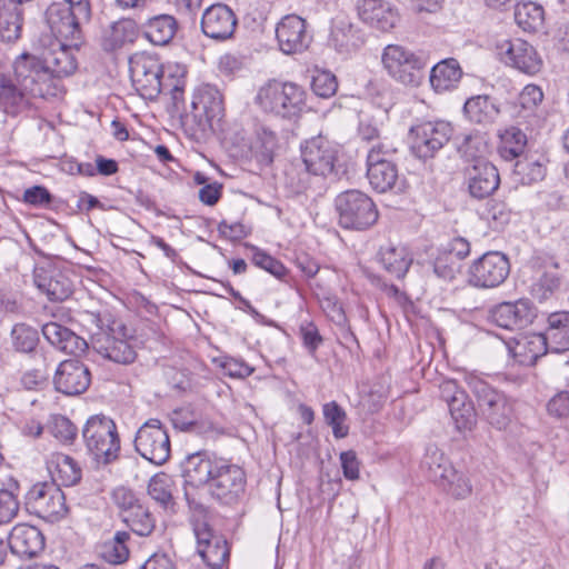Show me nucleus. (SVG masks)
Listing matches in <instances>:
<instances>
[{
	"instance_id": "nucleus-1",
	"label": "nucleus",
	"mask_w": 569,
	"mask_h": 569,
	"mask_svg": "<svg viewBox=\"0 0 569 569\" xmlns=\"http://www.w3.org/2000/svg\"><path fill=\"white\" fill-rule=\"evenodd\" d=\"M41 57L22 52L12 62V73L0 74V106L7 114L16 116L27 110L34 98L57 97L62 87L51 80Z\"/></svg>"
},
{
	"instance_id": "nucleus-2",
	"label": "nucleus",
	"mask_w": 569,
	"mask_h": 569,
	"mask_svg": "<svg viewBox=\"0 0 569 569\" xmlns=\"http://www.w3.org/2000/svg\"><path fill=\"white\" fill-rule=\"evenodd\" d=\"M303 168L292 167L287 171L291 188L300 193L310 187L311 176L327 177L335 170L339 147L319 134L305 140L300 146Z\"/></svg>"
},
{
	"instance_id": "nucleus-3",
	"label": "nucleus",
	"mask_w": 569,
	"mask_h": 569,
	"mask_svg": "<svg viewBox=\"0 0 569 569\" xmlns=\"http://www.w3.org/2000/svg\"><path fill=\"white\" fill-rule=\"evenodd\" d=\"M307 92L295 82L269 81L256 97L257 104L268 113L292 119L306 108Z\"/></svg>"
},
{
	"instance_id": "nucleus-4",
	"label": "nucleus",
	"mask_w": 569,
	"mask_h": 569,
	"mask_svg": "<svg viewBox=\"0 0 569 569\" xmlns=\"http://www.w3.org/2000/svg\"><path fill=\"white\" fill-rule=\"evenodd\" d=\"M82 437L87 450L98 463L108 465L118 459L120 438L116 422L104 416H91L83 429Z\"/></svg>"
},
{
	"instance_id": "nucleus-5",
	"label": "nucleus",
	"mask_w": 569,
	"mask_h": 569,
	"mask_svg": "<svg viewBox=\"0 0 569 569\" xmlns=\"http://www.w3.org/2000/svg\"><path fill=\"white\" fill-rule=\"evenodd\" d=\"M422 463L429 479L452 498L466 499L472 493L469 477L457 470L438 448H428Z\"/></svg>"
},
{
	"instance_id": "nucleus-6",
	"label": "nucleus",
	"mask_w": 569,
	"mask_h": 569,
	"mask_svg": "<svg viewBox=\"0 0 569 569\" xmlns=\"http://www.w3.org/2000/svg\"><path fill=\"white\" fill-rule=\"evenodd\" d=\"M339 226L350 230H367L378 220V210L372 199L360 190H347L335 199Z\"/></svg>"
},
{
	"instance_id": "nucleus-7",
	"label": "nucleus",
	"mask_w": 569,
	"mask_h": 569,
	"mask_svg": "<svg viewBox=\"0 0 569 569\" xmlns=\"http://www.w3.org/2000/svg\"><path fill=\"white\" fill-rule=\"evenodd\" d=\"M396 151L397 149L386 141H379L368 150L367 178L370 186L378 192L403 190V181L399 178L397 164L390 160Z\"/></svg>"
},
{
	"instance_id": "nucleus-8",
	"label": "nucleus",
	"mask_w": 569,
	"mask_h": 569,
	"mask_svg": "<svg viewBox=\"0 0 569 569\" xmlns=\"http://www.w3.org/2000/svg\"><path fill=\"white\" fill-rule=\"evenodd\" d=\"M466 382L488 422L499 430L505 429L511 421L513 411L507 396L476 375H468Z\"/></svg>"
},
{
	"instance_id": "nucleus-9",
	"label": "nucleus",
	"mask_w": 569,
	"mask_h": 569,
	"mask_svg": "<svg viewBox=\"0 0 569 569\" xmlns=\"http://www.w3.org/2000/svg\"><path fill=\"white\" fill-rule=\"evenodd\" d=\"M94 317L100 331L92 337V349L103 358L117 363L133 362L137 353L127 339L126 326L121 321L112 320L104 330L102 319L99 316Z\"/></svg>"
},
{
	"instance_id": "nucleus-10",
	"label": "nucleus",
	"mask_w": 569,
	"mask_h": 569,
	"mask_svg": "<svg viewBox=\"0 0 569 569\" xmlns=\"http://www.w3.org/2000/svg\"><path fill=\"white\" fill-rule=\"evenodd\" d=\"M24 506L29 513L49 522L61 520L68 512L64 493L54 481L32 485L24 496Z\"/></svg>"
},
{
	"instance_id": "nucleus-11",
	"label": "nucleus",
	"mask_w": 569,
	"mask_h": 569,
	"mask_svg": "<svg viewBox=\"0 0 569 569\" xmlns=\"http://www.w3.org/2000/svg\"><path fill=\"white\" fill-rule=\"evenodd\" d=\"M130 78L138 93L144 99H156L163 90V83L171 67L163 68L159 59L148 53L130 58Z\"/></svg>"
},
{
	"instance_id": "nucleus-12",
	"label": "nucleus",
	"mask_w": 569,
	"mask_h": 569,
	"mask_svg": "<svg viewBox=\"0 0 569 569\" xmlns=\"http://www.w3.org/2000/svg\"><path fill=\"white\" fill-rule=\"evenodd\" d=\"M381 60L388 74L405 86L418 87L425 78L426 60L401 46H387Z\"/></svg>"
},
{
	"instance_id": "nucleus-13",
	"label": "nucleus",
	"mask_w": 569,
	"mask_h": 569,
	"mask_svg": "<svg viewBox=\"0 0 569 569\" xmlns=\"http://www.w3.org/2000/svg\"><path fill=\"white\" fill-rule=\"evenodd\" d=\"M452 134L453 128L447 121H423L410 128L409 147L415 157L421 160L431 159L445 147Z\"/></svg>"
},
{
	"instance_id": "nucleus-14",
	"label": "nucleus",
	"mask_w": 569,
	"mask_h": 569,
	"mask_svg": "<svg viewBox=\"0 0 569 569\" xmlns=\"http://www.w3.org/2000/svg\"><path fill=\"white\" fill-rule=\"evenodd\" d=\"M134 449L146 460L157 466L170 457V438L160 420L149 419L137 431Z\"/></svg>"
},
{
	"instance_id": "nucleus-15",
	"label": "nucleus",
	"mask_w": 569,
	"mask_h": 569,
	"mask_svg": "<svg viewBox=\"0 0 569 569\" xmlns=\"http://www.w3.org/2000/svg\"><path fill=\"white\" fill-rule=\"evenodd\" d=\"M510 273V262L506 254L489 251L469 267L468 282L475 288L490 289L502 284Z\"/></svg>"
},
{
	"instance_id": "nucleus-16",
	"label": "nucleus",
	"mask_w": 569,
	"mask_h": 569,
	"mask_svg": "<svg viewBox=\"0 0 569 569\" xmlns=\"http://www.w3.org/2000/svg\"><path fill=\"white\" fill-rule=\"evenodd\" d=\"M244 471L220 458L208 485L210 495L224 505H231L244 492Z\"/></svg>"
},
{
	"instance_id": "nucleus-17",
	"label": "nucleus",
	"mask_w": 569,
	"mask_h": 569,
	"mask_svg": "<svg viewBox=\"0 0 569 569\" xmlns=\"http://www.w3.org/2000/svg\"><path fill=\"white\" fill-rule=\"evenodd\" d=\"M46 21L57 38L77 43L82 38V24L88 23L90 19H82L79 10L68 7L66 3L53 2L46 10Z\"/></svg>"
},
{
	"instance_id": "nucleus-18",
	"label": "nucleus",
	"mask_w": 569,
	"mask_h": 569,
	"mask_svg": "<svg viewBox=\"0 0 569 569\" xmlns=\"http://www.w3.org/2000/svg\"><path fill=\"white\" fill-rule=\"evenodd\" d=\"M372 101L378 106L377 114L369 112H361L358 124V137L361 141L375 144L379 141L389 142L387 138L381 137V127L383 124L382 118L387 117L389 108L391 107L390 92L387 88H378L377 84L371 83L369 88Z\"/></svg>"
},
{
	"instance_id": "nucleus-19",
	"label": "nucleus",
	"mask_w": 569,
	"mask_h": 569,
	"mask_svg": "<svg viewBox=\"0 0 569 569\" xmlns=\"http://www.w3.org/2000/svg\"><path fill=\"white\" fill-rule=\"evenodd\" d=\"M500 60L527 74H536L542 68L537 50L522 39L503 40L496 46Z\"/></svg>"
},
{
	"instance_id": "nucleus-20",
	"label": "nucleus",
	"mask_w": 569,
	"mask_h": 569,
	"mask_svg": "<svg viewBox=\"0 0 569 569\" xmlns=\"http://www.w3.org/2000/svg\"><path fill=\"white\" fill-rule=\"evenodd\" d=\"M194 536L197 539V551L212 569H220L229 559L230 549L226 538L217 533L209 523L198 522Z\"/></svg>"
},
{
	"instance_id": "nucleus-21",
	"label": "nucleus",
	"mask_w": 569,
	"mask_h": 569,
	"mask_svg": "<svg viewBox=\"0 0 569 569\" xmlns=\"http://www.w3.org/2000/svg\"><path fill=\"white\" fill-rule=\"evenodd\" d=\"M276 38L280 50L286 54L305 51L312 39L307 30L306 20L297 14L284 16L277 23Z\"/></svg>"
},
{
	"instance_id": "nucleus-22",
	"label": "nucleus",
	"mask_w": 569,
	"mask_h": 569,
	"mask_svg": "<svg viewBox=\"0 0 569 569\" xmlns=\"http://www.w3.org/2000/svg\"><path fill=\"white\" fill-rule=\"evenodd\" d=\"M537 317V309L528 299L515 302H502L490 310V320L498 327L515 330L523 329L532 323Z\"/></svg>"
},
{
	"instance_id": "nucleus-23",
	"label": "nucleus",
	"mask_w": 569,
	"mask_h": 569,
	"mask_svg": "<svg viewBox=\"0 0 569 569\" xmlns=\"http://www.w3.org/2000/svg\"><path fill=\"white\" fill-rule=\"evenodd\" d=\"M90 382L91 373L88 367L77 359L62 361L53 377L56 390L67 396H77L84 392Z\"/></svg>"
},
{
	"instance_id": "nucleus-24",
	"label": "nucleus",
	"mask_w": 569,
	"mask_h": 569,
	"mask_svg": "<svg viewBox=\"0 0 569 569\" xmlns=\"http://www.w3.org/2000/svg\"><path fill=\"white\" fill-rule=\"evenodd\" d=\"M466 179L470 196L479 200L493 194L500 184L498 169L486 159H477L467 167Z\"/></svg>"
},
{
	"instance_id": "nucleus-25",
	"label": "nucleus",
	"mask_w": 569,
	"mask_h": 569,
	"mask_svg": "<svg viewBox=\"0 0 569 569\" xmlns=\"http://www.w3.org/2000/svg\"><path fill=\"white\" fill-rule=\"evenodd\" d=\"M80 42L68 44L60 40H57L48 50H43L39 57H41L43 64L48 67L51 80H57L60 83V79L63 77L71 76L78 67L77 58L74 56V49H78Z\"/></svg>"
},
{
	"instance_id": "nucleus-26",
	"label": "nucleus",
	"mask_w": 569,
	"mask_h": 569,
	"mask_svg": "<svg viewBox=\"0 0 569 569\" xmlns=\"http://www.w3.org/2000/svg\"><path fill=\"white\" fill-rule=\"evenodd\" d=\"M356 8L363 23L381 32L392 30L399 21L397 8L387 0H358Z\"/></svg>"
},
{
	"instance_id": "nucleus-27",
	"label": "nucleus",
	"mask_w": 569,
	"mask_h": 569,
	"mask_svg": "<svg viewBox=\"0 0 569 569\" xmlns=\"http://www.w3.org/2000/svg\"><path fill=\"white\" fill-rule=\"evenodd\" d=\"M237 23L234 12L227 4L217 3L204 10L201 18V30L211 39L227 40L233 36Z\"/></svg>"
},
{
	"instance_id": "nucleus-28",
	"label": "nucleus",
	"mask_w": 569,
	"mask_h": 569,
	"mask_svg": "<svg viewBox=\"0 0 569 569\" xmlns=\"http://www.w3.org/2000/svg\"><path fill=\"white\" fill-rule=\"evenodd\" d=\"M7 545L12 553L31 558L43 550L44 537L37 527L19 523L10 531Z\"/></svg>"
},
{
	"instance_id": "nucleus-29",
	"label": "nucleus",
	"mask_w": 569,
	"mask_h": 569,
	"mask_svg": "<svg viewBox=\"0 0 569 569\" xmlns=\"http://www.w3.org/2000/svg\"><path fill=\"white\" fill-rule=\"evenodd\" d=\"M41 331L44 339L53 348L67 355L79 357L89 348L88 342L83 338L58 322L43 325Z\"/></svg>"
},
{
	"instance_id": "nucleus-30",
	"label": "nucleus",
	"mask_w": 569,
	"mask_h": 569,
	"mask_svg": "<svg viewBox=\"0 0 569 569\" xmlns=\"http://www.w3.org/2000/svg\"><path fill=\"white\" fill-rule=\"evenodd\" d=\"M219 459L207 451L189 455L182 462L186 483L193 487L208 486Z\"/></svg>"
},
{
	"instance_id": "nucleus-31",
	"label": "nucleus",
	"mask_w": 569,
	"mask_h": 569,
	"mask_svg": "<svg viewBox=\"0 0 569 569\" xmlns=\"http://www.w3.org/2000/svg\"><path fill=\"white\" fill-rule=\"evenodd\" d=\"M547 328L542 332L549 352L562 353L569 350V312L549 315Z\"/></svg>"
},
{
	"instance_id": "nucleus-32",
	"label": "nucleus",
	"mask_w": 569,
	"mask_h": 569,
	"mask_svg": "<svg viewBox=\"0 0 569 569\" xmlns=\"http://www.w3.org/2000/svg\"><path fill=\"white\" fill-rule=\"evenodd\" d=\"M510 351L517 362L529 367L533 366L549 350L541 332L520 336L510 347Z\"/></svg>"
},
{
	"instance_id": "nucleus-33",
	"label": "nucleus",
	"mask_w": 569,
	"mask_h": 569,
	"mask_svg": "<svg viewBox=\"0 0 569 569\" xmlns=\"http://www.w3.org/2000/svg\"><path fill=\"white\" fill-rule=\"evenodd\" d=\"M36 284L51 301H64L73 292V283L61 271H42L36 276Z\"/></svg>"
},
{
	"instance_id": "nucleus-34",
	"label": "nucleus",
	"mask_w": 569,
	"mask_h": 569,
	"mask_svg": "<svg viewBox=\"0 0 569 569\" xmlns=\"http://www.w3.org/2000/svg\"><path fill=\"white\" fill-rule=\"evenodd\" d=\"M462 78V69L455 58H447L435 64L430 71V84L436 92L455 89Z\"/></svg>"
},
{
	"instance_id": "nucleus-35",
	"label": "nucleus",
	"mask_w": 569,
	"mask_h": 569,
	"mask_svg": "<svg viewBox=\"0 0 569 569\" xmlns=\"http://www.w3.org/2000/svg\"><path fill=\"white\" fill-rule=\"evenodd\" d=\"M463 111L471 122L489 124L498 118L500 108L495 98L488 94H478L465 102Z\"/></svg>"
},
{
	"instance_id": "nucleus-36",
	"label": "nucleus",
	"mask_w": 569,
	"mask_h": 569,
	"mask_svg": "<svg viewBox=\"0 0 569 569\" xmlns=\"http://www.w3.org/2000/svg\"><path fill=\"white\" fill-rule=\"evenodd\" d=\"M178 31V21L171 14H158L150 18L143 27L146 38L156 46H167Z\"/></svg>"
},
{
	"instance_id": "nucleus-37",
	"label": "nucleus",
	"mask_w": 569,
	"mask_h": 569,
	"mask_svg": "<svg viewBox=\"0 0 569 569\" xmlns=\"http://www.w3.org/2000/svg\"><path fill=\"white\" fill-rule=\"evenodd\" d=\"M137 38V28L132 20L122 19L110 24L102 34L101 46L106 51H116Z\"/></svg>"
},
{
	"instance_id": "nucleus-38",
	"label": "nucleus",
	"mask_w": 569,
	"mask_h": 569,
	"mask_svg": "<svg viewBox=\"0 0 569 569\" xmlns=\"http://www.w3.org/2000/svg\"><path fill=\"white\" fill-rule=\"evenodd\" d=\"M192 108L194 117L200 121L202 118H206L208 122L219 120L223 113L222 96L216 88L208 87L194 98Z\"/></svg>"
},
{
	"instance_id": "nucleus-39",
	"label": "nucleus",
	"mask_w": 569,
	"mask_h": 569,
	"mask_svg": "<svg viewBox=\"0 0 569 569\" xmlns=\"http://www.w3.org/2000/svg\"><path fill=\"white\" fill-rule=\"evenodd\" d=\"M52 481L60 482L64 487L76 485L81 479V469L70 456L56 453L49 465Z\"/></svg>"
},
{
	"instance_id": "nucleus-40",
	"label": "nucleus",
	"mask_w": 569,
	"mask_h": 569,
	"mask_svg": "<svg viewBox=\"0 0 569 569\" xmlns=\"http://www.w3.org/2000/svg\"><path fill=\"white\" fill-rule=\"evenodd\" d=\"M278 147V138L272 130L266 127H259L256 130L251 152L258 163L261 166H270L273 162Z\"/></svg>"
},
{
	"instance_id": "nucleus-41",
	"label": "nucleus",
	"mask_w": 569,
	"mask_h": 569,
	"mask_svg": "<svg viewBox=\"0 0 569 569\" xmlns=\"http://www.w3.org/2000/svg\"><path fill=\"white\" fill-rule=\"evenodd\" d=\"M515 21L523 31L535 32L543 26L545 9L533 1L518 2L515 8Z\"/></svg>"
},
{
	"instance_id": "nucleus-42",
	"label": "nucleus",
	"mask_w": 569,
	"mask_h": 569,
	"mask_svg": "<svg viewBox=\"0 0 569 569\" xmlns=\"http://www.w3.org/2000/svg\"><path fill=\"white\" fill-rule=\"evenodd\" d=\"M450 416L459 431L471 430L477 422L473 402L467 393H459L456 400L447 405Z\"/></svg>"
},
{
	"instance_id": "nucleus-43",
	"label": "nucleus",
	"mask_w": 569,
	"mask_h": 569,
	"mask_svg": "<svg viewBox=\"0 0 569 569\" xmlns=\"http://www.w3.org/2000/svg\"><path fill=\"white\" fill-rule=\"evenodd\" d=\"M380 262L396 278L405 277L412 262L405 247H388L380 250Z\"/></svg>"
},
{
	"instance_id": "nucleus-44",
	"label": "nucleus",
	"mask_w": 569,
	"mask_h": 569,
	"mask_svg": "<svg viewBox=\"0 0 569 569\" xmlns=\"http://www.w3.org/2000/svg\"><path fill=\"white\" fill-rule=\"evenodd\" d=\"M331 40L335 48L341 53H349L363 44L360 32L347 22H339L331 32Z\"/></svg>"
},
{
	"instance_id": "nucleus-45",
	"label": "nucleus",
	"mask_w": 569,
	"mask_h": 569,
	"mask_svg": "<svg viewBox=\"0 0 569 569\" xmlns=\"http://www.w3.org/2000/svg\"><path fill=\"white\" fill-rule=\"evenodd\" d=\"M527 146V134L517 127H509L500 134L499 154L505 160L518 158Z\"/></svg>"
},
{
	"instance_id": "nucleus-46",
	"label": "nucleus",
	"mask_w": 569,
	"mask_h": 569,
	"mask_svg": "<svg viewBox=\"0 0 569 569\" xmlns=\"http://www.w3.org/2000/svg\"><path fill=\"white\" fill-rule=\"evenodd\" d=\"M129 539L130 535L127 531H117L112 539L101 545L100 556L109 563H123L129 558Z\"/></svg>"
},
{
	"instance_id": "nucleus-47",
	"label": "nucleus",
	"mask_w": 569,
	"mask_h": 569,
	"mask_svg": "<svg viewBox=\"0 0 569 569\" xmlns=\"http://www.w3.org/2000/svg\"><path fill=\"white\" fill-rule=\"evenodd\" d=\"M561 283L557 268L542 270L535 278L530 292L539 301L548 300L559 289Z\"/></svg>"
},
{
	"instance_id": "nucleus-48",
	"label": "nucleus",
	"mask_w": 569,
	"mask_h": 569,
	"mask_svg": "<svg viewBox=\"0 0 569 569\" xmlns=\"http://www.w3.org/2000/svg\"><path fill=\"white\" fill-rule=\"evenodd\" d=\"M322 415L326 423L331 427L336 439H342L349 435L347 412L337 401L325 403L322 406Z\"/></svg>"
},
{
	"instance_id": "nucleus-49",
	"label": "nucleus",
	"mask_w": 569,
	"mask_h": 569,
	"mask_svg": "<svg viewBox=\"0 0 569 569\" xmlns=\"http://www.w3.org/2000/svg\"><path fill=\"white\" fill-rule=\"evenodd\" d=\"M11 343L17 352L31 353L39 343L38 330L26 323H17L12 327Z\"/></svg>"
},
{
	"instance_id": "nucleus-50",
	"label": "nucleus",
	"mask_w": 569,
	"mask_h": 569,
	"mask_svg": "<svg viewBox=\"0 0 569 569\" xmlns=\"http://www.w3.org/2000/svg\"><path fill=\"white\" fill-rule=\"evenodd\" d=\"M121 519L132 532L142 537L149 536L156 527L153 516L144 506H141L138 509L136 508L134 511L124 513Z\"/></svg>"
},
{
	"instance_id": "nucleus-51",
	"label": "nucleus",
	"mask_w": 569,
	"mask_h": 569,
	"mask_svg": "<svg viewBox=\"0 0 569 569\" xmlns=\"http://www.w3.org/2000/svg\"><path fill=\"white\" fill-rule=\"evenodd\" d=\"M49 432L60 442L71 445L77 438L78 428L62 415H52L48 421Z\"/></svg>"
},
{
	"instance_id": "nucleus-52",
	"label": "nucleus",
	"mask_w": 569,
	"mask_h": 569,
	"mask_svg": "<svg viewBox=\"0 0 569 569\" xmlns=\"http://www.w3.org/2000/svg\"><path fill=\"white\" fill-rule=\"evenodd\" d=\"M458 151L466 159L472 160L483 159L481 154L486 150V143L479 133H462L456 138Z\"/></svg>"
},
{
	"instance_id": "nucleus-53",
	"label": "nucleus",
	"mask_w": 569,
	"mask_h": 569,
	"mask_svg": "<svg viewBox=\"0 0 569 569\" xmlns=\"http://www.w3.org/2000/svg\"><path fill=\"white\" fill-rule=\"evenodd\" d=\"M22 13L18 9L0 13V37L8 42L20 38L22 28Z\"/></svg>"
},
{
	"instance_id": "nucleus-54",
	"label": "nucleus",
	"mask_w": 569,
	"mask_h": 569,
	"mask_svg": "<svg viewBox=\"0 0 569 569\" xmlns=\"http://www.w3.org/2000/svg\"><path fill=\"white\" fill-rule=\"evenodd\" d=\"M171 479L166 473L154 475L148 485L149 496L162 506H167L172 500Z\"/></svg>"
},
{
	"instance_id": "nucleus-55",
	"label": "nucleus",
	"mask_w": 569,
	"mask_h": 569,
	"mask_svg": "<svg viewBox=\"0 0 569 569\" xmlns=\"http://www.w3.org/2000/svg\"><path fill=\"white\" fill-rule=\"evenodd\" d=\"M515 173L520 177L521 183L531 184L545 178L546 168L538 161L523 159L516 162Z\"/></svg>"
},
{
	"instance_id": "nucleus-56",
	"label": "nucleus",
	"mask_w": 569,
	"mask_h": 569,
	"mask_svg": "<svg viewBox=\"0 0 569 569\" xmlns=\"http://www.w3.org/2000/svg\"><path fill=\"white\" fill-rule=\"evenodd\" d=\"M543 100V92L536 84L526 86L518 96V106L523 112V117L536 112Z\"/></svg>"
},
{
	"instance_id": "nucleus-57",
	"label": "nucleus",
	"mask_w": 569,
	"mask_h": 569,
	"mask_svg": "<svg viewBox=\"0 0 569 569\" xmlns=\"http://www.w3.org/2000/svg\"><path fill=\"white\" fill-rule=\"evenodd\" d=\"M251 248L253 250L252 262L257 267L268 271L278 279H282L287 274L286 267L279 260L254 246Z\"/></svg>"
},
{
	"instance_id": "nucleus-58",
	"label": "nucleus",
	"mask_w": 569,
	"mask_h": 569,
	"mask_svg": "<svg viewBox=\"0 0 569 569\" xmlns=\"http://www.w3.org/2000/svg\"><path fill=\"white\" fill-rule=\"evenodd\" d=\"M311 88L318 97L330 98L336 93L338 82L331 72L319 71L312 78Z\"/></svg>"
},
{
	"instance_id": "nucleus-59",
	"label": "nucleus",
	"mask_w": 569,
	"mask_h": 569,
	"mask_svg": "<svg viewBox=\"0 0 569 569\" xmlns=\"http://www.w3.org/2000/svg\"><path fill=\"white\" fill-rule=\"evenodd\" d=\"M112 499L120 509L121 518H123L124 513L134 511L136 508L138 509L143 506L134 492L126 487L116 488L112 492Z\"/></svg>"
},
{
	"instance_id": "nucleus-60",
	"label": "nucleus",
	"mask_w": 569,
	"mask_h": 569,
	"mask_svg": "<svg viewBox=\"0 0 569 569\" xmlns=\"http://www.w3.org/2000/svg\"><path fill=\"white\" fill-rule=\"evenodd\" d=\"M458 269L459 262L445 250L438 254L433 262V272L445 280H452Z\"/></svg>"
},
{
	"instance_id": "nucleus-61",
	"label": "nucleus",
	"mask_w": 569,
	"mask_h": 569,
	"mask_svg": "<svg viewBox=\"0 0 569 569\" xmlns=\"http://www.w3.org/2000/svg\"><path fill=\"white\" fill-rule=\"evenodd\" d=\"M300 337L302 343L308 352L313 356L322 343L323 339L319 333L317 326L313 322L305 321L300 325Z\"/></svg>"
},
{
	"instance_id": "nucleus-62",
	"label": "nucleus",
	"mask_w": 569,
	"mask_h": 569,
	"mask_svg": "<svg viewBox=\"0 0 569 569\" xmlns=\"http://www.w3.org/2000/svg\"><path fill=\"white\" fill-rule=\"evenodd\" d=\"M485 214L495 223L496 228H501L510 221L511 211L505 202L491 200L487 203Z\"/></svg>"
},
{
	"instance_id": "nucleus-63",
	"label": "nucleus",
	"mask_w": 569,
	"mask_h": 569,
	"mask_svg": "<svg viewBox=\"0 0 569 569\" xmlns=\"http://www.w3.org/2000/svg\"><path fill=\"white\" fill-rule=\"evenodd\" d=\"M19 511L16 496L6 489L0 490V525L10 522Z\"/></svg>"
},
{
	"instance_id": "nucleus-64",
	"label": "nucleus",
	"mask_w": 569,
	"mask_h": 569,
	"mask_svg": "<svg viewBox=\"0 0 569 569\" xmlns=\"http://www.w3.org/2000/svg\"><path fill=\"white\" fill-rule=\"evenodd\" d=\"M180 76L174 77L172 72H168V78L163 83V90L161 93H169L176 108L182 101L184 90V71L180 70Z\"/></svg>"
}]
</instances>
